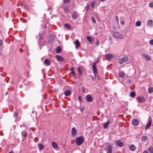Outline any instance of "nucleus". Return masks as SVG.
Masks as SVG:
<instances>
[{"label":"nucleus","mask_w":153,"mask_h":153,"mask_svg":"<svg viewBox=\"0 0 153 153\" xmlns=\"http://www.w3.org/2000/svg\"><path fill=\"white\" fill-rule=\"evenodd\" d=\"M71 91L70 90H67L65 92L64 94L65 96H69L71 94Z\"/></svg>","instance_id":"obj_22"},{"label":"nucleus","mask_w":153,"mask_h":153,"mask_svg":"<svg viewBox=\"0 0 153 153\" xmlns=\"http://www.w3.org/2000/svg\"><path fill=\"white\" fill-rule=\"evenodd\" d=\"M115 19H116L117 21V22H118V17L117 16H115Z\"/></svg>","instance_id":"obj_51"},{"label":"nucleus","mask_w":153,"mask_h":153,"mask_svg":"<svg viewBox=\"0 0 153 153\" xmlns=\"http://www.w3.org/2000/svg\"><path fill=\"white\" fill-rule=\"evenodd\" d=\"M52 146L54 148H57L58 147V146H57V144L55 142H52Z\"/></svg>","instance_id":"obj_28"},{"label":"nucleus","mask_w":153,"mask_h":153,"mask_svg":"<svg viewBox=\"0 0 153 153\" xmlns=\"http://www.w3.org/2000/svg\"><path fill=\"white\" fill-rule=\"evenodd\" d=\"M123 60L122 59V58H120L118 60V62L120 64H123L124 62Z\"/></svg>","instance_id":"obj_35"},{"label":"nucleus","mask_w":153,"mask_h":153,"mask_svg":"<svg viewBox=\"0 0 153 153\" xmlns=\"http://www.w3.org/2000/svg\"><path fill=\"white\" fill-rule=\"evenodd\" d=\"M44 63L45 65H49L50 64V62L48 59H46L44 61Z\"/></svg>","instance_id":"obj_18"},{"label":"nucleus","mask_w":153,"mask_h":153,"mask_svg":"<svg viewBox=\"0 0 153 153\" xmlns=\"http://www.w3.org/2000/svg\"><path fill=\"white\" fill-rule=\"evenodd\" d=\"M135 93L134 91H132L130 93V96L132 97H134L135 96Z\"/></svg>","instance_id":"obj_32"},{"label":"nucleus","mask_w":153,"mask_h":153,"mask_svg":"<svg viewBox=\"0 0 153 153\" xmlns=\"http://www.w3.org/2000/svg\"><path fill=\"white\" fill-rule=\"evenodd\" d=\"M28 19H30V17H28Z\"/></svg>","instance_id":"obj_63"},{"label":"nucleus","mask_w":153,"mask_h":153,"mask_svg":"<svg viewBox=\"0 0 153 153\" xmlns=\"http://www.w3.org/2000/svg\"><path fill=\"white\" fill-rule=\"evenodd\" d=\"M69 2V0H64L63 1V2L64 3H68V2Z\"/></svg>","instance_id":"obj_47"},{"label":"nucleus","mask_w":153,"mask_h":153,"mask_svg":"<svg viewBox=\"0 0 153 153\" xmlns=\"http://www.w3.org/2000/svg\"><path fill=\"white\" fill-rule=\"evenodd\" d=\"M72 74L74 75L75 77H76V75L75 73V72H74V74Z\"/></svg>","instance_id":"obj_59"},{"label":"nucleus","mask_w":153,"mask_h":153,"mask_svg":"<svg viewBox=\"0 0 153 153\" xmlns=\"http://www.w3.org/2000/svg\"><path fill=\"white\" fill-rule=\"evenodd\" d=\"M86 9L87 10H89V5H87Z\"/></svg>","instance_id":"obj_49"},{"label":"nucleus","mask_w":153,"mask_h":153,"mask_svg":"<svg viewBox=\"0 0 153 153\" xmlns=\"http://www.w3.org/2000/svg\"><path fill=\"white\" fill-rule=\"evenodd\" d=\"M77 13L75 11H74L72 14V17L73 19H76Z\"/></svg>","instance_id":"obj_19"},{"label":"nucleus","mask_w":153,"mask_h":153,"mask_svg":"<svg viewBox=\"0 0 153 153\" xmlns=\"http://www.w3.org/2000/svg\"><path fill=\"white\" fill-rule=\"evenodd\" d=\"M152 123V121L151 120H150L149 122L147 123L146 125V126L145 127V129H146L148 128H149L150 126H151V124Z\"/></svg>","instance_id":"obj_16"},{"label":"nucleus","mask_w":153,"mask_h":153,"mask_svg":"<svg viewBox=\"0 0 153 153\" xmlns=\"http://www.w3.org/2000/svg\"><path fill=\"white\" fill-rule=\"evenodd\" d=\"M26 22H27V21L26 20H25V19H23V22L25 23H26Z\"/></svg>","instance_id":"obj_56"},{"label":"nucleus","mask_w":153,"mask_h":153,"mask_svg":"<svg viewBox=\"0 0 153 153\" xmlns=\"http://www.w3.org/2000/svg\"><path fill=\"white\" fill-rule=\"evenodd\" d=\"M21 134L23 139L27 137V133L25 131H22Z\"/></svg>","instance_id":"obj_10"},{"label":"nucleus","mask_w":153,"mask_h":153,"mask_svg":"<svg viewBox=\"0 0 153 153\" xmlns=\"http://www.w3.org/2000/svg\"><path fill=\"white\" fill-rule=\"evenodd\" d=\"M23 16L24 17H27V16L26 15L24 14H23Z\"/></svg>","instance_id":"obj_60"},{"label":"nucleus","mask_w":153,"mask_h":153,"mask_svg":"<svg viewBox=\"0 0 153 153\" xmlns=\"http://www.w3.org/2000/svg\"><path fill=\"white\" fill-rule=\"evenodd\" d=\"M64 10L67 12H68L69 10V9L68 8V7H64Z\"/></svg>","instance_id":"obj_36"},{"label":"nucleus","mask_w":153,"mask_h":153,"mask_svg":"<svg viewBox=\"0 0 153 153\" xmlns=\"http://www.w3.org/2000/svg\"><path fill=\"white\" fill-rule=\"evenodd\" d=\"M78 70L79 74L81 75V71L80 69V68H78Z\"/></svg>","instance_id":"obj_44"},{"label":"nucleus","mask_w":153,"mask_h":153,"mask_svg":"<svg viewBox=\"0 0 153 153\" xmlns=\"http://www.w3.org/2000/svg\"><path fill=\"white\" fill-rule=\"evenodd\" d=\"M78 100H79V101L80 102L81 101V100H82V97H81V96H79V97H78Z\"/></svg>","instance_id":"obj_46"},{"label":"nucleus","mask_w":153,"mask_h":153,"mask_svg":"<svg viewBox=\"0 0 153 153\" xmlns=\"http://www.w3.org/2000/svg\"><path fill=\"white\" fill-rule=\"evenodd\" d=\"M96 77L95 76V77H94L93 76H92L91 77V79H92V80L93 81H94V80L95 78Z\"/></svg>","instance_id":"obj_55"},{"label":"nucleus","mask_w":153,"mask_h":153,"mask_svg":"<svg viewBox=\"0 0 153 153\" xmlns=\"http://www.w3.org/2000/svg\"><path fill=\"white\" fill-rule=\"evenodd\" d=\"M56 35L54 34L50 35L48 37V40L50 41H52L56 39Z\"/></svg>","instance_id":"obj_7"},{"label":"nucleus","mask_w":153,"mask_h":153,"mask_svg":"<svg viewBox=\"0 0 153 153\" xmlns=\"http://www.w3.org/2000/svg\"><path fill=\"white\" fill-rule=\"evenodd\" d=\"M9 153H13L11 152H9Z\"/></svg>","instance_id":"obj_62"},{"label":"nucleus","mask_w":153,"mask_h":153,"mask_svg":"<svg viewBox=\"0 0 153 153\" xmlns=\"http://www.w3.org/2000/svg\"><path fill=\"white\" fill-rule=\"evenodd\" d=\"M149 43L151 45H153V39L150 41Z\"/></svg>","instance_id":"obj_42"},{"label":"nucleus","mask_w":153,"mask_h":153,"mask_svg":"<svg viewBox=\"0 0 153 153\" xmlns=\"http://www.w3.org/2000/svg\"><path fill=\"white\" fill-rule=\"evenodd\" d=\"M142 55L147 60L149 61L151 60V58L149 56L145 53H143Z\"/></svg>","instance_id":"obj_9"},{"label":"nucleus","mask_w":153,"mask_h":153,"mask_svg":"<svg viewBox=\"0 0 153 153\" xmlns=\"http://www.w3.org/2000/svg\"><path fill=\"white\" fill-rule=\"evenodd\" d=\"M84 141V138L82 136H80L77 138L76 140V143L77 146H80Z\"/></svg>","instance_id":"obj_1"},{"label":"nucleus","mask_w":153,"mask_h":153,"mask_svg":"<svg viewBox=\"0 0 153 153\" xmlns=\"http://www.w3.org/2000/svg\"><path fill=\"white\" fill-rule=\"evenodd\" d=\"M124 22L123 21H122L121 22V24L122 25H124Z\"/></svg>","instance_id":"obj_53"},{"label":"nucleus","mask_w":153,"mask_h":153,"mask_svg":"<svg viewBox=\"0 0 153 153\" xmlns=\"http://www.w3.org/2000/svg\"><path fill=\"white\" fill-rule=\"evenodd\" d=\"M99 42L98 41V39H97V42L96 45H99Z\"/></svg>","instance_id":"obj_52"},{"label":"nucleus","mask_w":153,"mask_h":153,"mask_svg":"<svg viewBox=\"0 0 153 153\" xmlns=\"http://www.w3.org/2000/svg\"><path fill=\"white\" fill-rule=\"evenodd\" d=\"M56 57L57 60L59 61H64L65 59L61 56H59L58 55H56Z\"/></svg>","instance_id":"obj_14"},{"label":"nucleus","mask_w":153,"mask_h":153,"mask_svg":"<svg viewBox=\"0 0 153 153\" xmlns=\"http://www.w3.org/2000/svg\"><path fill=\"white\" fill-rule=\"evenodd\" d=\"M122 58L124 62H126L128 61V58L127 56H124Z\"/></svg>","instance_id":"obj_33"},{"label":"nucleus","mask_w":153,"mask_h":153,"mask_svg":"<svg viewBox=\"0 0 153 153\" xmlns=\"http://www.w3.org/2000/svg\"><path fill=\"white\" fill-rule=\"evenodd\" d=\"M86 38L88 41L90 43H92L93 42V39L91 36H87Z\"/></svg>","instance_id":"obj_17"},{"label":"nucleus","mask_w":153,"mask_h":153,"mask_svg":"<svg viewBox=\"0 0 153 153\" xmlns=\"http://www.w3.org/2000/svg\"><path fill=\"white\" fill-rule=\"evenodd\" d=\"M82 92L83 93H84L85 92V88H84L83 87L82 88Z\"/></svg>","instance_id":"obj_48"},{"label":"nucleus","mask_w":153,"mask_h":153,"mask_svg":"<svg viewBox=\"0 0 153 153\" xmlns=\"http://www.w3.org/2000/svg\"><path fill=\"white\" fill-rule=\"evenodd\" d=\"M101 1H104L105 0H100Z\"/></svg>","instance_id":"obj_61"},{"label":"nucleus","mask_w":153,"mask_h":153,"mask_svg":"<svg viewBox=\"0 0 153 153\" xmlns=\"http://www.w3.org/2000/svg\"><path fill=\"white\" fill-rule=\"evenodd\" d=\"M129 148L132 151H134L136 149L135 147L133 145L130 146Z\"/></svg>","instance_id":"obj_27"},{"label":"nucleus","mask_w":153,"mask_h":153,"mask_svg":"<svg viewBox=\"0 0 153 153\" xmlns=\"http://www.w3.org/2000/svg\"><path fill=\"white\" fill-rule=\"evenodd\" d=\"M137 99L141 103H143L145 102V99L143 96L138 97H137Z\"/></svg>","instance_id":"obj_5"},{"label":"nucleus","mask_w":153,"mask_h":153,"mask_svg":"<svg viewBox=\"0 0 153 153\" xmlns=\"http://www.w3.org/2000/svg\"><path fill=\"white\" fill-rule=\"evenodd\" d=\"M148 139V137L146 136H143L141 138V140L143 142H146Z\"/></svg>","instance_id":"obj_23"},{"label":"nucleus","mask_w":153,"mask_h":153,"mask_svg":"<svg viewBox=\"0 0 153 153\" xmlns=\"http://www.w3.org/2000/svg\"><path fill=\"white\" fill-rule=\"evenodd\" d=\"M38 36H39L38 39L39 40H41L42 39L43 37L41 36V34L40 33H39V34L38 35Z\"/></svg>","instance_id":"obj_38"},{"label":"nucleus","mask_w":153,"mask_h":153,"mask_svg":"<svg viewBox=\"0 0 153 153\" xmlns=\"http://www.w3.org/2000/svg\"><path fill=\"white\" fill-rule=\"evenodd\" d=\"M86 100L89 102H91L92 100V98L89 94L87 95L86 97Z\"/></svg>","instance_id":"obj_11"},{"label":"nucleus","mask_w":153,"mask_h":153,"mask_svg":"<svg viewBox=\"0 0 153 153\" xmlns=\"http://www.w3.org/2000/svg\"><path fill=\"white\" fill-rule=\"evenodd\" d=\"M110 121H108L107 122L104 123V128H106L108 127V125L110 124Z\"/></svg>","instance_id":"obj_15"},{"label":"nucleus","mask_w":153,"mask_h":153,"mask_svg":"<svg viewBox=\"0 0 153 153\" xmlns=\"http://www.w3.org/2000/svg\"><path fill=\"white\" fill-rule=\"evenodd\" d=\"M148 150L150 153H153V147L150 146L148 148Z\"/></svg>","instance_id":"obj_30"},{"label":"nucleus","mask_w":153,"mask_h":153,"mask_svg":"<svg viewBox=\"0 0 153 153\" xmlns=\"http://www.w3.org/2000/svg\"><path fill=\"white\" fill-rule=\"evenodd\" d=\"M113 57V55L110 54L108 53L105 55V58L108 60H110Z\"/></svg>","instance_id":"obj_13"},{"label":"nucleus","mask_w":153,"mask_h":153,"mask_svg":"<svg viewBox=\"0 0 153 153\" xmlns=\"http://www.w3.org/2000/svg\"><path fill=\"white\" fill-rule=\"evenodd\" d=\"M70 71L72 72V74H74V69L73 68V67L71 68L70 69Z\"/></svg>","instance_id":"obj_39"},{"label":"nucleus","mask_w":153,"mask_h":153,"mask_svg":"<svg viewBox=\"0 0 153 153\" xmlns=\"http://www.w3.org/2000/svg\"><path fill=\"white\" fill-rule=\"evenodd\" d=\"M141 25V22L140 21H138L136 22L135 24V26H140Z\"/></svg>","instance_id":"obj_34"},{"label":"nucleus","mask_w":153,"mask_h":153,"mask_svg":"<svg viewBox=\"0 0 153 153\" xmlns=\"http://www.w3.org/2000/svg\"><path fill=\"white\" fill-rule=\"evenodd\" d=\"M112 148L113 146L112 145L109 144L105 148V149L108 150L107 153H112Z\"/></svg>","instance_id":"obj_4"},{"label":"nucleus","mask_w":153,"mask_h":153,"mask_svg":"<svg viewBox=\"0 0 153 153\" xmlns=\"http://www.w3.org/2000/svg\"><path fill=\"white\" fill-rule=\"evenodd\" d=\"M29 76H27V77H28Z\"/></svg>","instance_id":"obj_64"},{"label":"nucleus","mask_w":153,"mask_h":153,"mask_svg":"<svg viewBox=\"0 0 153 153\" xmlns=\"http://www.w3.org/2000/svg\"><path fill=\"white\" fill-rule=\"evenodd\" d=\"M116 145L119 147H122L124 146V143L119 140H116Z\"/></svg>","instance_id":"obj_6"},{"label":"nucleus","mask_w":153,"mask_h":153,"mask_svg":"<svg viewBox=\"0 0 153 153\" xmlns=\"http://www.w3.org/2000/svg\"><path fill=\"white\" fill-rule=\"evenodd\" d=\"M97 62H93L92 66V70L95 77H96V74H97V67L96 66Z\"/></svg>","instance_id":"obj_3"},{"label":"nucleus","mask_w":153,"mask_h":153,"mask_svg":"<svg viewBox=\"0 0 153 153\" xmlns=\"http://www.w3.org/2000/svg\"><path fill=\"white\" fill-rule=\"evenodd\" d=\"M91 19L92 20V22L94 23H95L96 22V21L94 18L93 16H92L91 17Z\"/></svg>","instance_id":"obj_37"},{"label":"nucleus","mask_w":153,"mask_h":153,"mask_svg":"<svg viewBox=\"0 0 153 153\" xmlns=\"http://www.w3.org/2000/svg\"><path fill=\"white\" fill-rule=\"evenodd\" d=\"M128 82L130 83H131V80L130 79H128Z\"/></svg>","instance_id":"obj_57"},{"label":"nucleus","mask_w":153,"mask_h":153,"mask_svg":"<svg viewBox=\"0 0 153 153\" xmlns=\"http://www.w3.org/2000/svg\"><path fill=\"white\" fill-rule=\"evenodd\" d=\"M76 130L73 127L71 130V135L72 136H74L76 135Z\"/></svg>","instance_id":"obj_12"},{"label":"nucleus","mask_w":153,"mask_h":153,"mask_svg":"<svg viewBox=\"0 0 153 153\" xmlns=\"http://www.w3.org/2000/svg\"><path fill=\"white\" fill-rule=\"evenodd\" d=\"M143 153H149V152L146 150L144 151Z\"/></svg>","instance_id":"obj_54"},{"label":"nucleus","mask_w":153,"mask_h":153,"mask_svg":"<svg viewBox=\"0 0 153 153\" xmlns=\"http://www.w3.org/2000/svg\"><path fill=\"white\" fill-rule=\"evenodd\" d=\"M38 145L39 149L40 150H42L44 147V146L40 143H39Z\"/></svg>","instance_id":"obj_24"},{"label":"nucleus","mask_w":153,"mask_h":153,"mask_svg":"<svg viewBox=\"0 0 153 153\" xmlns=\"http://www.w3.org/2000/svg\"><path fill=\"white\" fill-rule=\"evenodd\" d=\"M2 43V41L0 40V46H1Z\"/></svg>","instance_id":"obj_58"},{"label":"nucleus","mask_w":153,"mask_h":153,"mask_svg":"<svg viewBox=\"0 0 153 153\" xmlns=\"http://www.w3.org/2000/svg\"><path fill=\"white\" fill-rule=\"evenodd\" d=\"M74 44L75 45L76 48H79L80 45V44L78 40H76L75 42L74 43Z\"/></svg>","instance_id":"obj_20"},{"label":"nucleus","mask_w":153,"mask_h":153,"mask_svg":"<svg viewBox=\"0 0 153 153\" xmlns=\"http://www.w3.org/2000/svg\"><path fill=\"white\" fill-rule=\"evenodd\" d=\"M23 7L25 9H27V7L26 5H24L23 6Z\"/></svg>","instance_id":"obj_50"},{"label":"nucleus","mask_w":153,"mask_h":153,"mask_svg":"<svg viewBox=\"0 0 153 153\" xmlns=\"http://www.w3.org/2000/svg\"><path fill=\"white\" fill-rule=\"evenodd\" d=\"M153 23V21L152 20L150 19L147 22V25L149 26H151Z\"/></svg>","instance_id":"obj_25"},{"label":"nucleus","mask_w":153,"mask_h":153,"mask_svg":"<svg viewBox=\"0 0 153 153\" xmlns=\"http://www.w3.org/2000/svg\"><path fill=\"white\" fill-rule=\"evenodd\" d=\"M111 34L113 36L116 38L121 39L123 38V35L117 32L112 31L111 32Z\"/></svg>","instance_id":"obj_2"},{"label":"nucleus","mask_w":153,"mask_h":153,"mask_svg":"<svg viewBox=\"0 0 153 153\" xmlns=\"http://www.w3.org/2000/svg\"><path fill=\"white\" fill-rule=\"evenodd\" d=\"M18 116V115L17 113L14 112V117H16Z\"/></svg>","instance_id":"obj_45"},{"label":"nucleus","mask_w":153,"mask_h":153,"mask_svg":"<svg viewBox=\"0 0 153 153\" xmlns=\"http://www.w3.org/2000/svg\"><path fill=\"white\" fill-rule=\"evenodd\" d=\"M81 111L82 112L84 110V107H81L80 108H79Z\"/></svg>","instance_id":"obj_43"},{"label":"nucleus","mask_w":153,"mask_h":153,"mask_svg":"<svg viewBox=\"0 0 153 153\" xmlns=\"http://www.w3.org/2000/svg\"><path fill=\"white\" fill-rule=\"evenodd\" d=\"M149 6L150 7H153V2H151L149 4Z\"/></svg>","instance_id":"obj_41"},{"label":"nucleus","mask_w":153,"mask_h":153,"mask_svg":"<svg viewBox=\"0 0 153 153\" xmlns=\"http://www.w3.org/2000/svg\"><path fill=\"white\" fill-rule=\"evenodd\" d=\"M62 51V49L60 47H58L56 49V53H59L61 52Z\"/></svg>","instance_id":"obj_21"},{"label":"nucleus","mask_w":153,"mask_h":153,"mask_svg":"<svg viewBox=\"0 0 153 153\" xmlns=\"http://www.w3.org/2000/svg\"><path fill=\"white\" fill-rule=\"evenodd\" d=\"M65 27L68 29H71V26L68 24L66 23L64 25Z\"/></svg>","instance_id":"obj_26"},{"label":"nucleus","mask_w":153,"mask_h":153,"mask_svg":"<svg viewBox=\"0 0 153 153\" xmlns=\"http://www.w3.org/2000/svg\"><path fill=\"white\" fill-rule=\"evenodd\" d=\"M95 4V3L94 2H92L91 3V7H94V5Z\"/></svg>","instance_id":"obj_40"},{"label":"nucleus","mask_w":153,"mask_h":153,"mask_svg":"<svg viewBox=\"0 0 153 153\" xmlns=\"http://www.w3.org/2000/svg\"><path fill=\"white\" fill-rule=\"evenodd\" d=\"M148 92L149 93L151 94L153 92V87H150L148 89Z\"/></svg>","instance_id":"obj_31"},{"label":"nucleus","mask_w":153,"mask_h":153,"mask_svg":"<svg viewBox=\"0 0 153 153\" xmlns=\"http://www.w3.org/2000/svg\"><path fill=\"white\" fill-rule=\"evenodd\" d=\"M125 75V74L123 71H122L119 73V76L120 77H123Z\"/></svg>","instance_id":"obj_29"},{"label":"nucleus","mask_w":153,"mask_h":153,"mask_svg":"<svg viewBox=\"0 0 153 153\" xmlns=\"http://www.w3.org/2000/svg\"><path fill=\"white\" fill-rule=\"evenodd\" d=\"M132 124L135 126H137L139 124V120L137 119H134L132 121Z\"/></svg>","instance_id":"obj_8"}]
</instances>
